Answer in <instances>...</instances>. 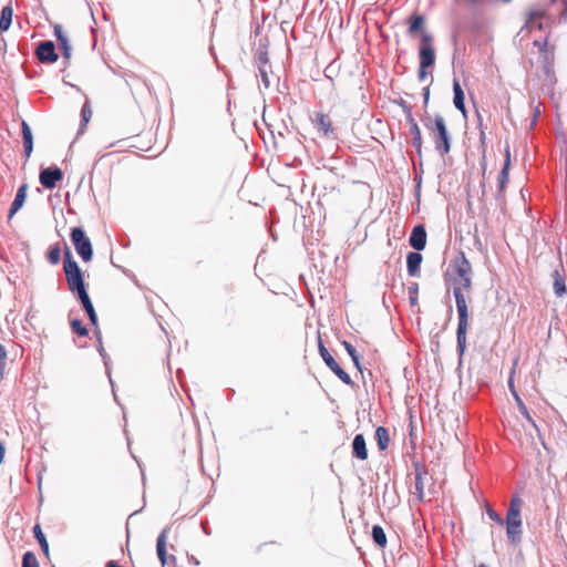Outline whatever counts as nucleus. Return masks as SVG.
<instances>
[{"label": "nucleus", "mask_w": 567, "mask_h": 567, "mask_svg": "<svg viewBox=\"0 0 567 567\" xmlns=\"http://www.w3.org/2000/svg\"><path fill=\"white\" fill-rule=\"evenodd\" d=\"M453 270L456 275L454 278L453 295L456 302L458 312L457 326V350L460 355H463L466 349V331L468 328V307L467 296L472 289V265L466 258L465 254L461 251L452 261Z\"/></svg>", "instance_id": "nucleus-1"}, {"label": "nucleus", "mask_w": 567, "mask_h": 567, "mask_svg": "<svg viewBox=\"0 0 567 567\" xmlns=\"http://www.w3.org/2000/svg\"><path fill=\"white\" fill-rule=\"evenodd\" d=\"M424 125L429 130L437 153L445 156L451 151V138L444 118L441 115L427 116Z\"/></svg>", "instance_id": "nucleus-2"}, {"label": "nucleus", "mask_w": 567, "mask_h": 567, "mask_svg": "<svg viewBox=\"0 0 567 567\" xmlns=\"http://www.w3.org/2000/svg\"><path fill=\"white\" fill-rule=\"evenodd\" d=\"M522 499L518 496H514L511 499L509 507L506 515V532L509 540L516 542L522 533V519H520V507Z\"/></svg>", "instance_id": "nucleus-3"}, {"label": "nucleus", "mask_w": 567, "mask_h": 567, "mask_svg": "<svg viewBox=\"0 0 567 567\" xmlns=\"http://www.w3.org/2000/svg\"><path fill=\"white\" fill-rule=\"evenodd\" d=\"M63 270L65 274L69 290L75 293V289L85 286L84 276L78 262L73 260L71 251L66 248L64 254Z\"/></svg>", "instance_id": "nucleus-4"}, {"label": "nucleus", "mask_w": 567, "mask_h": 567, "mask_svg": "<svg viewBox=\"0 0 567 567\" xmlns=\"http://www.w3.org/2000/svg\"><path fill=\"white\" fill-rule=\"evenodd\" d=\"M310 121L320 137L326 140H336L338 137L337 126L330 114L321 111L315 112L310 116Z\"/></svg>", "instance_id": "nucleus-5"}, {"label": "nucleus", "mask_w": 567, "mask_h": 567, "mask_svg": "<svg viewBox=\"0 0 567 567\" xmlns=\"http://www.w3.org/2000/svg\"><path fill=\"white\" fill-rule=\"evenodd\" d=\"M433 37L429 32H422V42L419 51L420 69L419 78L421 80L426 76V69L432 66L435 61V52L432 45Z\"/></svg>", "instance_id": "nucleus-6"}, {"label": "nucleus", "mask_w": 567, "mask_h": 567, "mask_svg": "<svg viewBox=\"0 0 567 567\" xmlns=\"http://www.w3.org/2000/svg\"><path fill=\"white\" fill-rule=\"evenodd\" d=\"M71 241L84 262H89L93 257V248L90 238L80 227L71 229Z\"/></svg>", "instance_id": "nucleus-7"}, {"label": "nucleus", "mask_w": 567, "mask_h": 567, "mask_svg": "<svg viewBox=\"0 0 567 567\" xmlns=\"http://www.w3.org/2000/svg\"><path fill=\"white\" fill-rule=\"evenodd\" d=\"M319 352L324 363L331 369V371L346 384H352L350 375L338 364L334 358L330 354L328 349L324 347L321 338H319Z\"/></svg>", "instance_id": "nucleus-8"}, {"label": "nucleus", "mask_w": 567, "mask_h": 567, "mask_svg": "<svg viewBox=\"0 0 567 567\" xmlns=\"http://www.w3.org/2000/svg\"><path fill=\"white\" fill-rule=\"evenodd\" d=\"M63 173L59 167L45 168L40 172V183L44 188L52 189L62 181Z\"/></svg>", "instance_id": "nucleus-9"}, {"label": "nucleus", "mask_w": 567, "mask_h": 567, "mask_svg": "<svg viewBox=\"0 0 567 567\" xmlns=\"http://www.w3.org/2000/svg\"><path fill=\"white\" fill-rule=\"evenodd\" d=\"M37 56L43 63H54L58 61L59 55L55 52V47L52 41H43L37 48Z\"/></svg>", "instance_id": "nucleus-10"}, {"label": "nucleus", "mask_w": 567, "mask_h": 567, "mask_svg": "<svg viewBox=\"0 0 567 567\" xmlns=\"http://www.w3.org/2000/svg\"><path fill=\"white\" fill-rule=\"evenodd\" d=\"M54 35L56 38L58 47L62 52L63 59L69 62L71 59L72 48L69 43V39L66 34L63 32V28L61 24L54 25Z\"/></svg>", "instance_id": "nucleus-11"}, {"label": "nucleus", "mask_w": 567, "mask_h": 567, "mask_svg": "<svg viewBox=\"0 0 567 567\" xmlns=\"http://www.w3.org/2000/svg\"><path fill=\"white\" fill-rule=\"evenodd\" d=\"M409 243L416 250H423L425 248L426 230L423 225H417L413 228Z\"/></svg>", "instance_id": "nucleus-12"}, {"label": "nucleus", "mask_w": 567, "mask_h": 567, "mask_svg": "<svg viewBox=\"0 0 567 567\" xmlns=\"http://www.w3.org/2000/svg\"><path fill=\"white\" fill-rule=\"evenodd\" d=\"M352 452L353 455L361 461H365L368 458L365 439L362 434H357L354 436L352 443Z\"/></svg>", "instance_id": "nucleus-13"}, {"label": "nucleus", "mask_w": 567, "mask_h": 567, "mask_svg": "<svg viewBox=\"0 0 567 567\" xmlns=\"http://www.w3.org/2000/svg\"><path fill=\"white\" fill-rule=\"evenodd\" d=\"M425 24V18L422 14L414 13L409 18V29L408 32L411 35H415L416 33H420L422 35V32H426L424 30Z\"/></svg>", "instance_id": "nucleus-14"}, {"label": "nucleus", "mask_w": 567, "mask_h": 567, "mask_svg": "<svg viewBox=\"0 0 567 567\" xmlns=\"http://www.w3.org/2000/svg\"><path fill=\"white\" fill-rule=\"evenodd\" d=\"M509 166H511V151H509V147L507 146L505 148V162H504V166L502 168V172L498 176V190L499 193H503L507 183H508V171H509Z\"/></svg>", "instance_id": "nucleus-15"}, {"label": "nucleus", "mask_w": 567, "mask_h": 567, "mask_svg": "<svg viewBox=\"0 0 567 567\" xmlns=\"http://www.w3.org/2000/svg\"><path fill=\"white\" fill-rule=\"evenodd\" d=\"M27 190H28L27 184H23L18 188L16 198L12 202L11 207L9 209V218H12V216L23 206L25 197H27Z\"/></svg>", "instance_id": "nucleus-16"}, {"label": "nucleus", "mask_w": 567, "mask_h": 567, "mask_svg": "<svg viewBox=\"0 0 567 567\" xmlns=\"http://www.w3.org/2000/svg\"><path fill=\"white\" fill-rule=\"evenodd\" d=\"M453 92H454V99H453L454 106L464 116H466V107H465V103H464V92H463V89L457 80H454V82H453Z\"/></svg>", "instance_id": "nucleus-17"}, {"label": "nucleus", "mask_w": 567, "mask_h": 567, "mask_svg": "<svg viewBox=\"0 0 567 567\" xmlns=\"http://www.w3.org/2000/svg\"><path fill=\"white\" fill-rule=\"evenodd\" d=\"M22 140H23V147L25 157L29 158L31 156V153L33 151V138L31 130L25 121L22 122Z\"/></svg>", "instance_id": "nucleus-18"}, {"label": "nucleus", "mask_w": 567, "mask_h": 567, "mask_svg": "<svg viewBox=\"0 0 567 567\" xmlns=\"http://www.w3.org/2000/svg\"><path fill=\"white\" fill-rule=\"evenodd\" d=\"M427 477V472L421 467L415 468V491L420 502L424 499V481Z\"/></svg>", "instance_id": "nucleus-19"}, {"label": "nucleus", "mask_w": 567, "mask_h": 567, "mask_svg": "<svg viewBox=\"0 0 567 567\" xmlns=\"http://www.w3.org/2000/svg\"><path fill=\"white\" fill-rule=\"evenodd\" d=\"M408 121H409V124H410V134L413 137V145L416 148L417 153H420L421 152V147H422L421 130H420L417 123L415 122V120L412 117V115L408 116Z\"/></svg>", "instance_id": "nucleus-20"}, {"label": "nucleus", "mask_w": 567, "mask_h": 567, "mask_svg": "<svg viewBox=\"0 0 567 567\" xmlns=\"http://www.w3.org/2000/svg\"><path fill=\"white\" fill-rule=\"evenodd\" d=\"M422 255L420 252H409L406 257L408 271L410 276H415L422 262Z\"/></svg>", "instance_id": "nucleus-21"}, {"label": "nucleus", "mask_w": 567, "mask_h": 567, "mask_svg": "<svg viewBox=\"0 0 567 567\" xmlns=\"http://www.w3.org/2000/svg\"><path fill=\"white\" fill-rule=\"evenodd\" d=\"M156 550L158 559L161 560L162 565L164 566L167 561V553H166V530H163L156 543Z\"/></svg>", "instance_id": "nucleus-22"}, {"label": "nucleus", "mask_w": 567, "mask_h": 567, "mask_svg": "<svg viewBox=\"0 0 567 567\" xmlns=\"http://www.w3.org/2000/svg\"><path fill=\"white\" fill-rule=\"evenodd\" d=\"M375 439L381 451H385L390 444L389 431L384 426H378L375 430Z\"/></svg>", "instance_id": "nucleus-23"}, {"label": "nucleus", "mask_w": 567, "mask_h": 567, "mask_svg": "<svg viewBox=\"0 0 567 567\" xmlns=\"http://www.w3.org/2000/svg\"><path fill=\"white\" fill-rule=\"evenodd\" d=\"M13 10L10 6H6L1 10L0 31H7L12 22Z\"/></svg>", "instance_id": "nucleus-24"}, {"label": "nucleus", "mask_w": 567, "mask_h": 567, "mask_svg": "<svg viewBox=\"0 0 567 567\" xmlns=\"http://www.w3.org/2000/svg\"><path fill=\"white\" fill-rule=\"evenodd\" d=\"M372 538H373V542L380 548H384L386 546V543H388L386 535L381 526L374 525L372 527Z\"/></svg>", "instance_id": "nucleus-25"}, {"label": "nucleus", "mask_w": 567, "mask_h": 567, "mask_svg": "<svg viewBox=\"0 0 567 567\" xmlns=\"http://www.w3.org/2000/svg\"><path fill=\"white\" fill-rule=\"evenodd\" d=\"M33 534H34V537L37 538L43 554L45 556H49V544H48V540L42 532V528L39 524H37L34 527H33Z\"/></svg>", "instance_id": "nucleus-26"}, {"label": "nucleus", "mask_w": 567, "mask_h": 567, "mask_svg": "<svg viewBox=\"0 0 567 567\" xmlns=\"http://www.w3.org/2000/svg\"><path fill=\"white\" fill-rule=\"evenodd\" d=\"M514 399H515V402L518 406V410L519 412L525 416V419L530 422L533 424V426H536V423L535 421L533 420V417L530 416L528 410H527V406L525 405V403L523 402V400L520 399V396L518 395L517 392H514Z\"/></svg>", "instance_id": "nucleus-27"}, {"label": "nucleus", "mask_w": 567, "mask_h": 567, "mask_svg": "<svg viewBox=\"0 0 567 567\" xmlns=\"http://www.w3.org/2000/svg\"><path fill=\"white\" fill-rule=\"evenodd\" d=\"M554 277H555L554 289H555L556 295L560 297L566 292L565 280L558 274V271H555Z\"/></svg>", "instance_id": "nucleus-28"}, {"label": "nucleus", "mask_w": 567, "mask_h": 567, "mask_svg": "<svg viewBox=\"0 0 567 567\" xmlns=\"http://www.w3.org/2000/svg\"><path fill=\"white\" fill-rule=\"evenodd\" d=\"M82 306L85 310V312L87 313L89 318H90V321L93 323V324H96L97 323V316H96V312L94 310V307H93V303L91 301V299H86L82 302Z\"/></svg>", "instance_id": "nucleus-29"}, {"label": "nucleus", "mask_w": 567, "mask_h": 567, "mask_svg": "<svg viewBox=\"0 0 567 567\" xmlns=\"http://www.w3.org/2000/svg\"><path fill=\"white\" fill-rule=\"evenodd\" d=\"M342 346L344 347V349L347 350L348 354L351 357L354 365L361 370V367H360V360H359V355L357 353V350L354 349V347L348 342V341H343L342 342Z\"/></svg>", "instance_id": "nucleus-30"}, {"label": "nucleus", "mask_w": 567, "mask_h": 567, "mask_svg": "<svg viewBox=\"0 0 567 567\" xmlns=\"http://www.w3.org/2000/svg\"><path fill=\"white\" fill-rule=\"evenodd\" d=\"M71 328H72V331L74 333L79 334L80 337H85L89 333L86 327L82 323V321L80 319L71 320Z\"/></svg>", "instance_id": "nucleus-31"}, {"label": "nucleus", "mask_w": 567, "mask_h": 567, "mask_svg": "<svg viewBox=\"0 0 567 567\" xmlns=\"http://www.w3.org/2000/svg\"><path fill=\"white\" fill-rule=\"evenodd\" d=\"M22 567H39V561L32 551H27L23 555Z\"/></svg>", "instance_id": "nucleus-32"}, {"label": "nucleus", "mask_w": 567, "mask_h": 567, "mask_svg": "<svg viewBox=\"0 0 567 567\" xmlns=\"http://www.w3.org/2000/svg\"><path fill=\"white\" fill-rule=\"evenodd\" d=\"M60 259H61V249H60L59 245H55L50 248V250L48 252V260L52 265H58Z\"/></svg>", "instance_id": "nucleus-33"}, {"label": "nucleus", "mask_w": 567, "mask_h": 567, "mask_svg": "<svg viewBox=\"0 0 567 567\" xmlns=\"http://www.w3.org/2000/svg\"><path fill=\"white\" fill-rule=\"evenodd\" d=\"M81 116H82V124L86 125L92 117V109H91V104L89 101H86L84 103V105L82 106Z\"/></svg>", "instance_id": "nucleus-34"}, {"label": "nucleus", "mask_w": 567, "mask_h": 567, "mask_svg": "<svg viewBox=\"0 0 567 567\" xmlns=\"http://www.w3.org/2000/svg\"><path fill=\"white\" fill-rule=\"evenodd\" d=\"M269 69H270V66L268 64L259 65V73H260L261 80H262V82H264L266 87H268L270 85V81H269V78H268Z\"/></svg>", "instance_id": "nucleus-35"}, {"label": "nucleus", "mask_w": 567, "mask_h": 567, "mask_svg": "<svg viewBox=\"0 0 567 567\" xmlns=\"http://www.w3.org/2000/svg\"><path fill=\"white\" fill-rule=\"evenodd\" d=\"M486 512H487L488 517L492 520H494L495 523H497L501 526L504 524L503 518L494 509H492L491 507H487Z\"/></svg>", "instance_id": "nucleus-36"}, {"label": "nucleus", "mask_w": 567, "mask_h": 567, "mask_svg": "<svg viewBox=\"0 0 567 567\" xmlns=\"http://www.w3.org/2000/svg\"><path fill=\"white\" fill-rule=\"evenodd\" d=\"M278 544L276 542H267V543H264L261 544L259 547H258V553L260 554H268L269 549L270 548H275L277 547Z\"/></svg>", "instance_id": "nucleus-37"}, {"label": "nucleus", "mask_w": 567, "mask_h": 567, "mask_svg": "<svg viewBox=\"0 0 567 567\" xmlns=\"http://www.w3.org/2000/svg\"><path fill=\"white\" fill-rule=\"evenodd\" d=\"M75 293L78 295V298H79V300L81 301V303H82L84 300H86V299H89V298H90V296H89V293H87V291H86L85 286H84V287H82V288H78V289H75Z\"/></svg>", "instance_id": "nucleus-38"}, {"label": "nucleus", "mask_w": 567, "mask_h": 567, "mask_svg": "<svg viewBox=\"0 0 567 567\" xmlns=\"http://www.w3.org/2000/svg\"><path fill=\"white\" fill-rule=\"evenodd\" d=\"M478 127H480V140H481V143H482V145H485L486 135H485V131L483 128V121H482L481 115H478Z\"/></svg>", "instance_id": "nucleus-39"}, {"label": "nucleus", "mask_w": 567, "mask_h": 567, "mask_svg": "<svg viewBox=\"0 0 567 567\" xmlns=\"http://www.w3.org/2000/svg\"><path fill=\"white\" fill-rule=\"evenodd\" d=\"M258 60L260 62V65H266L268 64V56H267V53L266 52H262L259 54L258 56Z\"/></svg>", "instance_id": "nucleus-40"}, {"label": "nucleus", "mask_w": 567, "mask_h": 567, "mask_svg": "<svg viewBox=\"0 0 567 567\" xmlns=\"http://www.w3.org/2000/svg\"><path fill=\"white\" fill-rule=\"evenodd\" d=\"M514 372H515V370L512 371V374H511L509 380H508V386H509V390H511L513 395H514V392H517L516 389H515V385H514V380H513Z\"/></svg>", "instance_id": "nucleus-41"}, {"label": "nucleus", "mask_w": 567, "mask_h": 567, "mask_svg": "<svg viewBox=\"0 0 567 567\" xmlns=\"http://www.w3.org/2000/svg\"><path fill=\"white\" fill-rule=\"evenodd\" d=\"M7 359V351L4 347L0 343V361H3Z\"/></svg>", "instance_id": "nucleus-42"}, {"label": "nucleus", "mask_w": 567, "mask_h": 567, "mask_svg": "<svg viewBox=\"0 0 567 567\" xmlns=\"http://www.w3.org/2000/svg\"><path fill=\"white\" fill-rule=\"evenodd\" d=\"M4 454H6V449L3 446L2 443H0V464L3 462L4 460Z\"/></svg>", "instance_id": "nucleus-43"}, {"label": "nucleus", "mask_w": 567, "mask_h": 567, "mask_svg": "<svg viewBox=\"0 0 567 567\" xmlns=\"http://www.w3.org/2000/svg\"><path fill=\"white\" fill-rule=\"evenodd\" d=\"M105 567H123L121 565H118L116 561L114 560H110L106 563V566Z\"/></svg>", "instance_id": "nucleus-44"}, {"label": "nucleus", "mask_w": 567, "mask_h": 567, "mask_svg": "<svg viewBox=\"0 0 567 567\" xmlns=\"http://www.w3.org/2000/svg\"><path fill=\"white\" fill-rule=\"evenodd\" d=\"M429 102V91H426L425 95H424V103L427 104Z\"/></svg>", "instance_id": "nucleus-45"}, {"label": "nucleus", "mask_w": 567, "mask_h": 567, "mask_svg": "<svg viewBox=\"0 0 567 567\" xmlns=\"http://www.w3.org/2000/svg\"><path fill=\"white\" fill-rule=\"evenodd\" d=\"M410 299H411V302H412V303H415V302H416V300H417V299H416V297H411Z\"/></svg>", "instance_id": "nucleus-46"}, {"label": "nucleus", "mask_w": 567, "mask_h": 567, "mask_svg": "<svg viewBox=\"0 0 567 567\" xmlns=\"http://www.w3.org/2000/svg\"><path fill=\"white\" fill-rule=\"evenodd\" d=\"M171 560L174 563L176 561V557L175 556H171Z\"/></svg>", "instance_id": "nucleus-47"}, {"label": "nucleus", "mask_w": 567, "mask_h": 567, "mask_svg": "<svg viewBox=\"0 0 567 567\" xmlns=\"http://www.w3.org/2000/svg\"><path fill=\"white\" fill-rule=\"evenodd\" d=\"M477 567H487L485 564H480Z\"/></svg>", "instance_id": "nucleus-48"}, {"label": "nucleus", "mask_w": 567, "mask_h": 567, "mask_svg": "<svg viewBox=\"0 0 567 567\" xmlns=\"http://www.w3.org/2000/svg\"><path fill=\"white\" fill-rule=\"evenodd\" d=\"M511 1H512V0H503V2H505V3H508V2H511Z\"/></svg>", "instance_id": "nucleus-49"}]
</instances>
